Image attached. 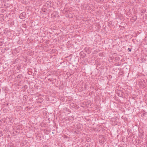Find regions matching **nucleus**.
Segmentation results:
<instances>
[{
	"label": "nucleus",
	"mask_w": 147,
	"mask_h": 147,
	"mask_svg": "<svg viewBox=\"0 0 147 147\" xmlns=\"http://www.w3.org/2000/svg\"><path fill=\"white\" fill-rule=\"evenodd\" d=\"M40 99L41 100V101H42L43 100V99L42 98H40Z\"/></svg>",
	"instance_id": "8"
},
{
	"label": "nucleus",
	"mask_w": 147,
	"mask_h": 147,
	"mask_svg": "<svg viewBox=\"0 0 147 147\" xmlns=\"http://www.w3.org/2000/svg\"><path fill=\"white\" fill-rule=\"evenodd\" d=\"M128 50L129 51L131 52V49L128 48Z\"/></svg>",
	"instance_id": "5"
},
{
	"label": "nucleus",
	"mask_w": 147,
	"mask_h": 147,
	"mask_svg": "<svg viewBox=\"0 0 147 147\" xmlns=\"http://www.w3.org/2000/svg\"><path fill=\"white\" fill-rule=\"evenodd\" d=\"M122 94L121 93V94H119L118 96L120 97H122L123 96Z\"/></svg>",
	"instance_id": "4"
},
{
	"label": "nucleus",
	"mask_w": 147,
	"mask_h": 147,
	"mask_svg": "<svg viewBox=\"0 0 147 147\" xmlns=\"http://www.w3.org/2000/svg\"><path fill=\"white\" fill-rule=\"evenodd\" d=\"M48 80H49L50 82H52L53 81V80L51 79L50 78H49L48 79Z\"/></svg>",
	"instance_id": "6"
},
{
	"label": "nucleus",
	"mask_w": 147,
	"mask_h": 147,
	"mask_svg": "<svg viewBox=\"0 0 147 147\" xmlns=\"http://www.w3.org/2000/svg\"><path fill=\"white\" fill-rule=\"evenodd\" d=\"M3 44V42H0V45L1 46Z\"/></svg>",
	"instance_id": "7"
},
{
	"label": "nucleus",
	"mask_w": 147,
	"mask_h": 147,
	"mask_svg": "<svg viewBox=\"0 0 147 147\" xmlns=\"http://www.w3.org/2000/svg\"><path fill=\"white\" fill-rule=\"evenodd\" d=\"M27 98H28L27 96L26 95H25L23 97V99L24 100H26Z\"/></svg>",
	"instance_id": "2"
},
{
	"label": "nucleus",
	"mask_w": 147,
	"mask_h": 147,
	"mask_svg": "<svg viewBox=\"0 0 147 147\" xmlns=\"http://www.w3.org/2000/svg\"><path fill=\"white\" fill-rule=\"evenodd\" d=\"M145 16H147V14H146L145 15Z\"/></svg>",
	"instance_id": "9"
},
{
	"label": "nucleus",
	"mask_w": 147,
	"mask_h": 147,
	"mask_svg": "<svg viewBox=\"0 0 147 147\" xmlns=\"http://www.w3.org/2000/svg\"><path fill=\"white\" fill-rule=\"evenodd\" d=\"M25 12H23L20 14L19 16V17L22 19H23L25 18Z\"/></svg>",
	"instance_id": "1"
},
{
	"label": "nucleus",
	"mask_w": 147,
	"mask_h": 147,
	"mask_svg": "<svg viewBox=\"0 0 147 147\" xmlns=\"http://www.w3.org/2000/svg\"><path fill=\"white\" fill-rule=\"evenodd\" d=\"M146 11V10L145 9H144L143 10V11H142V13H144Z\"/></svg>",
	"instance_id": "3"
}]
</instances>
